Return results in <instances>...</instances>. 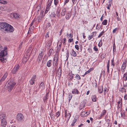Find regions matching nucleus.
<instances>
[{"instance_id":"obj_1","label":"nucleus","mask_w":127,"mask_h":127,"mask_svg":"<svg viewBox=\"0 0 127 127\" xmlns=\"http://www.w3.org/2000/svg\"><path fill=\"white\" fill-rule=\"evenodd\" d=\"M0 29L2 31L9 32H12L14 30V28L12 26L6 22L0 23Z\"/></svg>"},{"instance_id":"obj_2","label":"nucleus","mask_w":127,"mask_h":127,"mask_svg":"<svg viewBox=\"0 0 127 127\" xmlns=\"http://www.w3.org/2000/svg\"><path fill=\"white\" fill-rule=\"evenodd\" d=\"M16 83L12 80L11 81L9 80L7 82L5 85L6 87L7 88L9 91H10L13 89Z\"/></svg>"},{"instance_id":"obj_3","label":"nucleus","mask_w":127,"mask_h":127,"mask_svg":"<svg viewBox=\"0 0 127 127\" xmlns=\"http://www.w3.org/2000/svg\"><path fill=\"white\" fill-rule=\"evenodd\" d=\"M7 53L6 51H1L0 53V60L2 62H4V59L6 60V58H4V56L7 55Z\"/></svg>"},{"instance_id":"obj_4","label":"nucleus","mask_w":127,"mask_h":127,"mask_svg":"<svg viewBox=\"0 0 127 127\" xmlns=\"http://www.w3.org/2000/svg\"><path fill=\"white\" fill-rule=\"evenodd\" d=\"M43 55V52L42 50V51L41 52V53H39V54L37 60V62L38 63H39L41 61V60Z\"/></svg>"},{"instance_id":"obj_5","label":"nucleus","mask_w":127,"mask_h":127,"mask_svg":"<svg viewBox=\"0 0 127 127\" xmlns=\"http://www.w3.org/2000/svg\"><path fill=\"white\" fill-rule=\"evenodd\" d=\"M17 118L19 121H23L24 119L23 115L21 113H19L17 115Z\"/></svg>"},{"instance_id":"obj_6","label":"nucleus","mask_w":127,"mask_h":127,"mask_svg":"<svg viewBox=\"0 0 127 127\" xmlns=\"http://www.w3.org/2000/svg\"><path fill=\"white\" fill-rule=\"evenodd\" d=\"M19 67V65L18 64L16 65L12 70V73L13 74L15 73L18 70Z\"/></svg>"},{"instance_id":"obj_7","label":"nucleus","mask_w":127,"mask_h":127,"mask_svg":"<svg viewBox=\"0 0 127 127\" xmlns=\"http://www.w3.org/2000/svg\"><path fill=\"white\" fill-rule=\"evenodd\" d=\"M1 126L2 127H7V122L5 119H3L1 120Z\"/></svg>"},{"instance_id":"obj_8","label":"nucleus","mask_w":127,"mask_h":127,"mask_svg":"<svg viewBox=\"0 0 127 127\" xmlns=\"http://www.w3.org/2000/svg\"><path fill=\"white\" fill-rule=\"evenodd\" d=\"M36 78V76L35 75H34L33 76L32 78L30 81V83L32 85L34 84Z\"/></svg>"},{"instance_id":"obj_9","label":"nucleus","mask_w":127,"mask_h":127,"mask_svg":"<svg viewBox=\"0 0 127 127\" xmlns=\"http://www.w3.org/2000/svg\"><path fill=\"white\" fill-rule=\"evenodd\" d=\"M61 68L59 67L56 74L57 76H58V77L61 76Z\"/></svg>"},{"instance_id":"obj_10","label":"nucleus","mask_w":127,"mask_h":127,"mask_svg":"<svg viewBox=\"0 0 127 127\" xmlns=\"http://www.w3.org/2000/svg\"><path fill=\"white\" fill-rule=\"evenodd\" d=\"M7 75L8 73L6 72L5 73L2 77V78L0 79L1 81H4L6 78L7 76Z\"/></svg>"},{"instance_id":"obj_11","label":"nucleus","mask_w":127,"mask_h":127,"mask_svg":"<svg viewBox=\"0 0 127 127\" xmlns=\"http://www.w3.org/2000/svg\"><path fill=\"white\" fill-rule=\"evenodd\" d=\"M48 98V94H46V96H45L43 99V100L44 103H46L47 102V100Z\"/></svg>"},{"instance_id":"obj_12","label":"nucleus","mask_w":127,"mask_h":127,"mask_svg":"<svg viewBox=\"0 0 127 127\" xmlns=\"http://www.w3.org/2000/svg\"><path fill=\"white\" fill-rule=\"evenodd\" d=\"M39 87L42 89H44V83L43 82L41 83L40 84Z\"/></svg>"},{"instance_id":"obj_13","label":"nucleus","mask_w":127,"mask_h":127,"mask_svg":"<svg viewBox=\"0 0 127 127\" xmlns=\"http://www.w3.org/2000/svg\"><path fill=\"white\" fill-rule=\"evenodd\" d=\"M79 92L77 89H74L72 91V93L73 94H78Z\"/></svg>"},{"instance_id":"obj_14","label":"nucleus","mask_w":127,"mask_h":127,"mask_svg":"<svg viewBox=\"0 0 127 127\" xmlns=\"http://www.w3.org/2000/svg\"><path fill=\"white\" fill-rule=\"evenodd\" d=\"M71 55L74 57H75L76 56V54L75 52L73 49L72 50V52L70 53Z\"/></svg>"},{"instance_id":"obj_15","label":"nucleus","mask_w":127,"mask_h":127,"mask_svg":"<svg viewBox=\"0 0 127 127\" xmlns=\"http://www.w3.org/2000/svg\"><path fill=\"white\" fill-rule=\"evenodd\" d=\"M71 116V115L69 113H68L67 114H66V112L65 111V117L67 118L68 119V120Z\"/></svg>"},{"instance_id":"obj_16","label":"nucleus","mask_w":127,"mask_h":127,"mask_svg":"<svg viewBox=\"0 0 127 127\" xmlns=\"http://www.w3.org/2000/svg\"><path fill=\"white\" fill-rule=\"evenodd\" d=\"M5 115L3 114H0V119L2 120L3 119H5Z\"/></svg>"},{"instance_id":"obj_17","label":"nucleus","mask_w":127,"mask_h":127,"mask_svg":"<svg viewBox=\"0 0 127 127\" xmlns=\"http://www.w3.org/2000/svg\"><path fill=\"white\" fill-rule=\"evenodd\" d=\"M126 63H125V64L124 63L123 65L122 66V68H121V70L122 71L124 72L125 71V69L126 68Z\"/></svg>"},{"instance_id":"obj_18","label":"nucleus","mask_w":127,"mask_h":127,"mask_svg":"<svg viewBox=\"0 0 127 127\" xmlns=\"http://www.w3.org/2000/svg\"><path fill=\"white\" fill-rule=\"evenodd\" d=\"M65 11L66 10L65 8H64L62 9V11L61 12V15L63 16H64L65 14Z\"/></svg>"},{"instance_id":"obj_19","label":"nucleus","mask_w":127,"mask_h":127,"mask_svg":"<svg viewBox=\"0 0 127 127\" xmlns=\"http://www.w3.org/2000/svg\"><path fill=\"white\" fill-rule=\"evenodd\" d=\"M89 113H88V114H85V112H81L80 115L82 117H85L87 115H89Z\"/></svg>"},{"instance_id":"obj_20","label":"nucleus","mask_w":127,"mask_h":127,"mask_svg":"<svg viewBox=\"0 0 127 127\" xmlns=\"http://www.w3.org/2000/svg\"><path fill=\"white\" fill-rule=\"evenodd\" d=\"M92 100L94 102H95L96 101V96L95 95H93L92 97Z\"/></svg>"},{"instance_id":"obj_21","label":"nucleus","mask_w":127,"mask_h":127,"mask_svg":"<svg viewBox=\"0 0 127 127\" xmlns=\"http://www.w3.org/2000/svg\"><path fill=\"white\" fill-rule=\"evenodd\" d=\"M109 63L110 60H109L108 61L107 65V71L108 73H109Z\"/></svg>"},{"instance_id":"obj_22","label":"nucleus","mask_w":127,"mask_h":127,"mask_svg":"<svg viewBox=\"0 0 127 127\" xmlns=\"http://www.w3.org/2000/svg\"><path fill=\"white\" fill-rule=\"evenodd\" d=\"M51 62L52 61L51 60H50L47 62V65L48 67H49L51 66Z\"/></svg>"},{"instance_id":"obj_23","label":"nucleus","mask_w":127,"mask_h":127,"mask_svg":"<svg viewBox=\"0 0 127 127\" xmlns=\"http://www.w3.org/2000/svg\"><path fill=\"white\" fill-rule=\"evenodd\" d=\"M103 88L102 86L99 87L98 88L99 92L100 93H101L103 92Z\"/></svg>"},{"instance_id":"obj_24","label":"nucleus","mask_w":127,"mask_h":127,"mask_svg":"<svg viewBox=\"0 0 127 127\" xmlns=\"http://www.w3.org/2000/svg\"><path fill=\"white\" fill-rule=\"evenodd\" d=\"M51 14L50 15V16L51 17H55L56 16V14L54 12H51Z\"/></svg>"},{"instance_id":"obj_25","label":"nucleus","mask_w":127,"mask_h":127,"mask_svg":"<svg viewBox=\"0 0 127 127\" xmlns=\"http://www.w3.org/2000/svg\"><path fill=\"white\" fill-rule=\"evenodd\" d=\"M14 17L15 18H19V16H20L17 13H14L13 14Z\"/></svg>"},{"instance_id":"obj_26","label":"nucleus","mask_w":127,"mask_h":127,"mask_svg":"<svg viewBox=\"0 0 127 127\" xmlns=\"http://www.w3.org/2000/svg\"><path fill=\"white\" fill-rule=\"evenodd\" d=\"M70 16V14L69 13H68L66 14L65 17L68 20L69 19Z\"/></svg>"},{"instance_id":"obj_27","label":"nucleus","mask_w":127,"mask_h":127,"mask_svg":"<svg viewBox=\"0 0 127 127\" xmlns=\"http://www.w3.org/2000/svg\"><path fill=\"white\" fill-rule=\"evenodd\" d=\"M85 106L84 104L83 103H82L80 104V105L79 109L80 110H82L83 107Z\"/></svg>"},{"instance_id":"obj_28","label":"nucleus","mask_w":127,"mask_h":127,"mask_svg":"<svg viewBox=\"0 0 127 127\" xmlns=\"http://www.w3.org/2000/svg\"><path fill=\"white\" fill-rule=\"evenodd\" d=\"M75 78L77 79L78 80H80L81 79L80 76L78 74H77L75 77Z\"/></svg>"},{"instance_id":"obj_29","label":"nucleus","mask_w":127,"mask_h":127,"mask_svg":"<svg viewBox=\"0 0 127 127\" xmlns=\"http://www.w3.org/2000/svg\"><path fill=\"white\" fill-rule=\"evenodd\" d=\"M123 78L125 81H126L127 79V74H125L124 75Z\"/></svg>"},{"instance_id":"obj_30","label":"nucleus","mask_w":127,"mask_h":127,"mask_svg":"<svg viewBox=\"0 0 127 127\" xmlns=\"http://www.w3.org/2000/svg\"><path fill=\"white\" fill-rule=\"evenodd\" d=\"M32 49V48L31 47H30L27 50V52L28 53H29L30 52H32V51L31 50Z\"/></svg>"},{"instance_id":"obj_31","label":"nucleus","mask_w":127,"mask_h":127,"mask_svg":"<svg viewBox=\"0 0 127 127\" xmlns=\"http://www.w3.org/2000/svg\"><path fill=\"white\" fill-rule=\"evenodd\" d=\"M77 121V119L75 118H74L73 121V122L72 124V125L73 126L74 125L75 123Z\"/></svg>"},{"instance_id":"obj_32","label":"nucleus","mask_w":127,"mask_h":127,"mask_svg":"<svg viewBox=\"0 0 127 127\" xmlns=\"http://www.w3.org/2000/svg\"><path fill=\"white\" fill-rule=\"evenodd\" d=\"M122 92H126V89H125V88H121L120 89V90Z\"/></svg>"},{"instance_id":"obj_33","label":"nucleus","mask_w":127,"mask_h":127,"mask_svg":"<svg viewBox=\"0 0 127 127\" xmlns=\"http://www.w3.org/2000/svg\"><path fill=\"white\" fill-rule=\"evenodd\" d=\"M107 23V20H105L103 22H102V24L103 25H106Z\"/></svg>"},{"instance_id":"obj_34","label":"nucleus","mask_w":127,"mask_h":127,"mask_svg":"<svg viewBox=\"0 0 127 127\" xmlns=\"http://www.w3.org/2000/svg\"><path fill=\"white\" fill-rule=\"evenodd\" d=\"M0 3H1L5 4H6V2L4 0H0Z\"/></svg>"},{"instance_id":"obj_35","label":"nucleus","mask_w":127,"mask_h":127,"mask_svg":"<svg viewBox=\"0 0 127 127\" xmlns=\"http://www.w3.org/2000/svg\"><path fill=\"white\" fill-rule=\"evenodd\" d=\"M120 102L118 101L117 102L118 104V108H120V107H122V103H121L120 105H119L120 104Z\"/></svg>"},{"instance_id":"obj_36","label":"nucleus","mask_w":127,"mask_h":127,"mask_svg":"<svg viewBox=\"0 0 127 127\" xmlns=\"http://www.w3.org/2000/svg\"><path fill=\"white\" fill-rule=\"evenodd\" d=\"M92 35L91 36H90V35H89V40H90L93 37V35H94V32H93L92 33Z\"/></svg>"},{"instance_id":"obj_37","label":"nucleus","mask_w":127,"mask_h":127,"mask_svg":"<svg viewBox=\"0 0 127 127\" xmlns=\"http://www.w3.org/2000/svg\"><path fill=\"white\" fill-rule=\"evenodd\" d=\"M104 34V32H102L98 36V37H100L103 34Z\"/></svg>"},{"instance_id":"obj_38","label":"nucleus","mask_w":127,"mask_h":127,"mask_svg":"<svg viewBox=\"0 0 127 127\" xmlns=\"http://www.w3.org/2000/svg\"><path fill=\"white\" fill-rule=\"evenodd\" d=\"M106 111L105 110H104L103 111V112L101 114V116L100 117H101L102 116H103L106 113Z\"/></svg>"},{"instance_id":"obj_39","label":"nucleus","mask_w":127,"mask_h":127,"mask_svg":"<svg viewBox=\"0 0 127 127\" xmlns=\"http://www.w3.org/2000/svg\"><path fill=\"white\" fill-rule=\"evenodd\" d=\"M60 115V112H58L56 113V116L57 118Z\"/></svg>"},{"instance_id":"obj_40","label":"nucleus","mask_w":127,"mask_h":127,"mask_svg":"<svg viewBox=\"0 0 127 127\" xmlns=\"http://www.w3.org/2000/svg\"><path fill=\"white\" fill-rule=\"evenodd\" d=\"M72 97V95H71V94H69L68 95V100H70L71 99Z\"/></svg>"},{"instance_id":"obj_41","label":"nucleus","mask_w":127,"mask_h":127,"mask_svg":"<svg viewBox=\"0 0 127 127\" xmlns=\"http://www.w3.org/2000/svg\"><path fill=\"white\" fill-rule=\"evenodd\" d=\"M58 2V0H54V2L55 5H57Z\"/></svg>"},{"instance_id":"obj_42","label":"nucleus","mask_w":127,"mask_h":127,"mask_svg":"<svg viewBox=\"0 0 127 127\" xmlns=\"http://www.w3.org/2000/svg\"><path fill=\"white\" fill-rule=\"evenodd\" d=\"M90 70H88V71H87L84 74V75H83V76H84L85 75H86L87 74L89 73L90 72Z\"/></svg>"},{"instance_id":"obj_43","label":"nucleus","mask_w":127,"mask_h":127,"mask_svg":"<svg viewBox=\"0 0 127 127\" xmlns=\"http://www.w3.org/2000/svg\"><path fill=\"white\" fill-rule=\"evenodd\" d=\"M51 5H50L49 4V2H47V6L46 8H49V7Z\"/></svg>"},{"instance_id":"obj_44","label":"nucleus","mask_w":127,"mask_h":127,"mask_svg":"<svg viewBox=\"0 0 127 127\" xmlns=\"http://www.w3.org/2000/svg\"><path fill=\"white\" fill-rule=\"evenodd\" d=\"M73 3L74 4H76L77 3V0H72Z\"/></svg>"},{"instance_id":"obj_45","label":"nucleus","mask_w":127,"mask_h":127,"mask_svg":"<svg viewBox=\"0 0 127 127\" xmlns=\"http://www.w3.org/2000/svg\"><path fill=\"white\" fill-rule=\"evenodd\" d=\"M61 49V48L60 47H58L56 50V52H59L60 49Z\"/></svg>"},{"instance_id":"obj_46","label":"nucleus","mask_w":127,"mask_h":127,"mask_svg":"<svg viewBox=\"0 0 127 127\" xmlns=\"http://www.w3.org/2000/svg\"><path fill=\"white\" fill-rule=\"evenodd\" d=\"M66 54L67 55V56L66 57L67 58H68L69 57V52L68 50H67Z\"/></svg>"},{"instance_id":"obj_47","label":"nucleus","mask_w":127,"mask_h":127,"mask_svg":"<svg viewBox=\"0 0 127 127\" xmlns=\"http://www.w3.org/2000/svg\"><path fill=\"white\" fill-rule=\"evenodd\" d=\"M94 50L95 51H97L98 50V49L97 48V47L96 46H95L94 48Z\"/></svg>"},{"instance_id":"obj_48","label":"nucleus","mask_w":127,"mask_h":127,"mask_svg":"<svg viewBox=\"0 0 127 127\" xmlns=\"http://www.w3.org/2000/svg\"><path fill=\"white\" fill-rule=\"evenodd\" d=\"M57 61L54 60L53 62V65H55L57 62Z\"/></svg>"},{"instance_id":"obj_49","label":"nucleus","mask_w":127,"mask_h":127,"mask_svg":"<svg viewBox=\"0 0 127 127\" xmlns=\"http://www.w3.org/2000/svg\"><path fill=\"white\" fill-rule=\"evenodd\" d=\"M75 48L77 50H78L79 49V46L77 45H75Z\"/></svg>"},{"instance_id":"obj_50","label":"nucleus","mask_w":127,"mask_h":127,"mask_svg":"<svg viewBox=\"0 0 127 127\" xmlns=\"http://www.w3.org/2000/svg\"><path fill=\"white\" fill-rule=\"evenodd\" d=\"M49 10V9L46 8V9L45 11V13H46V14L47 13Z\"/></svg>"},{"instance_id":"obj_51","label":"nucleus","mask_w":127,"mask_h":127,"mask_svg":"<svg viewBox=\"0 0 127 127\" xmlns=\"http://www.w3.org/2000/svg\"><path fill=\"white\" fill-rule=\"evenodd\" d=\"M117 30V28H116L114 29L113 31V33H115Z\"/></svg>"},{"instance_id":"obj_52","label":"nucleus","mask_w":127,"mask_h":127,"mask_svg":"<svg viewBox=\"0 0 127 127\" xmlns=\"http://www.w3.org/2000/svg\"><path fill=\"white\" fill-rule=\"evenodd\" d=\"M53 0H49L47 2H49V4L51 5Z\"/></svg>"},{"instance_id":"obj_53","label":"nucleus","mask_w":127,"mask_h":127,"mask_svg":"<svg viewBox=\"0 0 127 127\" xmlns=\"http://www.w3.org/2000/svg\"><path fill=\"white\" fill-rule=\"evenodd\" d=\"M73 41V38L71 39H69L68 40V42H71Z\"/></svg>"},{"instance_id":"obj_54","label":"nucleus","mask_w":127,"mask_h":127,"mask_svg":"<svg viewBox=\"0 0 127 127\" xmlns=\"http://www.w3.org/2000/svg\"><path fill=\"white\" fill-rule=\"evenodd\" d=\"M49 34V32H47V33L46 34V35H45V37L46 38L48 37H49V35H48Z\"/></svg>"},{"instance_id":"obj_55","label":"nucleus","mask_w":127,"mask_h":127,"mask_svg":"<svg viewBox=\"0 0 127 127\" xmlns=\"http://www.w3.org/2000/svg\"><path fill=\"white\" fill-rule=\"evenodd\" d=\"M58 58L57 56H55L54 57V60L58 61Z\"/></svg>"},{"instance_id":"obj_56","label":"nucleus","mask_w":127,"mask_h":127,"mask_svg":"<svg viewBox=\"0 0 127 127\" xmlns=\"http://www.w3.org/2000/svg\"><path fill=\"white\" fill-rule=\"evenodd\" d=\"M124 98L126 100L127 99V94L125 95L124 96Z\"/></svg>"},{"instance_id":"obj_57","label":"nucleus","mask_w":127,"mask_h":127,"mask_svg":"<svg viewBox=\"0 0 127 127\" xmlns=\"http://www.w3.org/2000/svg\"><path fill=\"white\" fill-rule=\"evenodd\" d=\"M22 45L21 44H20L19 45V46L18 47V49L19 50H20L22 46Z\"/></svg>"},{"instance_id":"obj_58","label":"nucleus","mask_w":127,"mask_h":127,"mask_svg":"<svg viewBox=\"0 0 127 127\" xmlns=\"http://www.w3.org/2000/svg\"><path fill=\"white\" fill-rule=\"evenodd\" d=\"M114 45L113 46V50L114 52V51L115 50H116L115 46V44H114Z\"/></svg>"},{"instance_id":"obj_59","label":"nucleus","mask_w":127,"mask_h":127,"mask_svg":"<svg viewBox=\"0 0 127 127\" xmlns=\"http://www.w3.org/2000/svg\"><path fill=\"white\" fill-rule=\"evenodd\" d=\"M52 51H53V49H51L49 51V53H52Z\"/></svg>"},{"instance_id":"obj_60","label":"nucleus","mask_w":127,"mask_h":127,"mask_svg":"<svg viewBox=\"0 0 127 127\" xmlns=\"http://www.w3.org/2000/svg\"><path fill=\"white\" fill-rule=\"evenodd\" d=\"M63 40H64V41H63V43H64L65 42V41L66 40V39L65 38H64L63 39Z\"/></svg>"},{"instance_id":"obj_61","label":"nucleus","mask_w":127,"mask_h":127,"mask_svg":"<svg viewBox=\"0 0 127 127\" xmlns=\"http://www.w3.org/2000/svg\"><path fill=\"white\" fill-rule=\"evenodd\" d=\"M107 90V88H105L104 89V93L105 92H106Z\"/></svg>"},{"instance_id":"obj_62","label":"nucleus","mask_w":127,"mask_h":127,"mask_svg":"<svg viewBox=\"0 0 127 127\" xmlns=\"http://www.w3.org/2000/svg\"><path fill=\"white\" fill-rule=\"evenodd\" d=\"M109 121H110V120L109 119H107V122H108L107 123L108 124V126L109 125Z\"/></svg>"},{"instance_id":"obj_63","label":"nucleus","mask_w":127,"mask_h":127,"mask_svg":"<svg viewBox=\"0 0 127 127\" xmlns=\"http://www.w3.org/2000/svg\"><path fill=\"white\" fill-rule=\"evenodd\" d=\"M69 36H70L71 38L72 37H73V35L71 33L69 35Z\"/></svg>"},{"instance_id":"obj_64","label":"nucleus","mask_w":127,"mask_h":127,"mask_svg":"<svg viewBox=\"0 0 127 127\" xmlns=\"http://www.w3.org/2000/svg\"><path fill=\"white\" fill-rule=\"evenodd\" d=\"M34 22V21H33L32 22V23H31V24H30V26H32V25H33V23Z\"/></svg>"}]
</instances>
